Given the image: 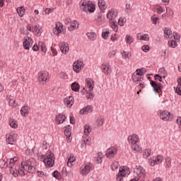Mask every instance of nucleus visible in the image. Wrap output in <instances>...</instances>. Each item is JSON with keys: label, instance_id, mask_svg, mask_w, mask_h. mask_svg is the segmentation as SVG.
I'll list each match as a JSON object with an SVG mask.
<instances>
[{"label": "nucleus", "instance_id": "nucleus-56", "mask_svg": "<svg viewBox=\"0 0 181 181\" xmlns=\"http://www.w3.org/2000/svg\"><path fill=\"white\" fill-rule=\"evenodd\" d=\"M64 134L66 138H70V136H71V132L67 129L64 130Z\"/></svg>", "mask_w": 181, "mask_h": 181}, {"label": "nucleus", "instance_id": "nucleus-23", "mask_svg": "<svg viewBox=\"0 0 181 181\" xmlns=\"http://www.w3.org/2000/svg\"><path fill=\"white\" fill-rule=\"evenodd\" d=\"M90 170H91V165H86L81 170V173L82 175H88V173H90Z\"/></svg>", "mask_w": 181, "mask_h": 181}, {"label": "nucleus", "instance_id": "nucleus-27", "mask_svg": "<svg viewBox=\"0 0 181 181\" xmlns=\"http://www.w3.org/2000/svg\"><path fill=\"white\" fill-rule=\"evenodd\" d=\"M16 11H17L18 15H19L21 18H22V16L25 15V12L26 10L25 9V7L21 6V7H18Z\"/></svg>", "mask_w": 181, "mask_h": 181}, {"label": "nucleus", "instance_id": "nucleus-28", "mask_svg": "<svg viewBox=\"0 0 181 181\" xmlns=\"http://www.w3.org/2000/svg\"><path fill=\"white\" fill-rule=\"evenodd\" d=\"M95 21L96 22V25H103V23H104V21H103V16H101V14H98Z\"/></svg>", "mask_w": 181, "mask_h": 181}, {"label": "nucleus", "instance_id": "nucleus-1", "mask_svg": "<svg viewBox=\"0 0 181 181\" xmlns=\"http://www.w3.org/2000/svg\"><path fill=\"white\" fill-rule=\"evenodd\" d=\"M117 16H118V11L111 8L108 11V13L107 14V18L109 19V22L115 32L118 30V25L115 24L117 22Z\"/></svg>", "mask_w": 181, "mask_h": 181}, {"label": "nucleus", "instance_id": "nucleus-40", "mask_svg": "<svg viewBox=\"0 0 181 181\" xmlns=\"http://www.w3.org/2000/svg\"><path fill=\"white\" fill-rule=\"evenodd\" d=\"M172 164V161L170 160V158L168 157L165 159V168H168V169H169V168H170Z\"/></svg>", "mask_w": 181, "mask_h": 181}, {"label": "nucleus", "instance_id": "nucleus-15", "mask_svg": "<svg viewBox=\"0 0 181 181\" xmlns=\"http://www.w3.org/2000/svg\"><path fill=\"white\" fill-rule=\"evenodd\" d=\"M81 67H83V62L77 61L74 63L73 69L76 73H80V70H81Z\"/></svg>", "mask_w": 181, "mask_h": 181}, {"label": "nucleus", "instance_id": "nucleus-12", "mask_svg": "<svg viewBox=\"0 0 181 181\" xmlns=\"http://www.w3.org/2000/svg\"><path fill=\"white\" fill-rule=\"evenodd\" d=\"M6 142L8 143L10 145H15L16 142V137L15 136V134H7Z\"/></svg>", "mask_w": 181, "mask_h": 181}, {"label": "nucleus", "instance_id": "nucleus-55", "mask_svg": "<svg viewBox=\"0 0 181 181\" xmlns=\"http://www.w3.org/2000/svg\"><path fill=\"white\" fill-rule=\"evenodd\" d=\"M175 93L178 94V95H181V86L180 85H177L175 88Z\"/></svg>", "mask_w": 181, "mask_h": 181}, {"label": "nucleus", "instance_id": "nucleus-64", "mask_svg": "<svg viewBox=\"0 0 181 181\" xmlns=\"http://www.w3.org/2000/svg\"><path fill=\"white\" fill-rule=\"evenodd\" d=\"M155 80H158V81H162V77L159 74H156L154 76Z\"/></svg>", "mask_w": 181, "mask_h": 181}, {"label": "nucleus", "instance_id": "nucleus-50", "mask_svg": "<svg viewBox=\"0 0 181 181\" xmlns=\"http://www.w3.org/2000/svg\"><path fill=\"white\" fill-rule=\"evenodd\" d=\"M150 49H151L148 45H143L141 47V50H143V52H144L145 53H148Z\"/></svg>", "mask_w": 181, "mask_h": 181}, {"label": "nucleus", "instance_id": "nucleus-45", "mask_svg": "<svg viewBox=\"0 0 181 181\" xmlns=\"http://www.w3.org/2000/svg\"><path fill=\"white\" fill-rule=\"evenodd\" d=\"M53 177H55V179H57L58 180H60V173L59 171L55 170L52 173Z\"/></svg>", "mask_w": 181, "mask_h": 181}, {"label": "nucleus", "instance_id": "nucleus-3", "mask_svg": "<svg viewBox=\"0 0 181 181\" xmlns=\"http://www.w3.org/2000/svg\"><path fill=\"white\" fill-rule=\"evenodd\" d=\"M134 173L137 175L136 177L132 179L130 181H138L144 177V176H146L145 175V169L142 166H136V168L134 169Z\"/></svg>", "mask_w": 181, "mask_h": 181}, {"label": "nucleus", "instance_id": "nucleus-58", "mask_svg": "<svg viewBox=\"0 0 181 181\" xmlns=\"http://www.w3.org/2000/svg\"><path fill=\"white\" fill-rule=\"evenodd\" d=\"M86 98H88V100H90L91 98H94V94L91 92L86 93Z\"/></svg>", "mask_w": 181, "mask_h": 181}, {"label": "nucleus", "instance_id": "nucleus-52", "mask_svg": "<svg viewBox=\"0 0 181 181\" xmlns=\"http://www.w3.org/2000/svg\"><path fill=\"white\" fill-rule=\"evenodd\" d=\"M47 158V155H41L40 156H39L38 159L40 160H41V162H45L46 159Z\"/></svg>", "mask_w": 181, "mask_h": 181}, {"label": "nucleus", "instance_id": "nucleus-47", "mask_svg": "<svg viewBox=\"0 0 181 181\" xmlns=\"http://www.w3.org/2000/svg\"><path fill=\"white\" fill-rule=\"evenodd\" d=\"M96 121L99 127L104 125V119H103L102 117H98Z\"/></svg>", "mask_w": 181, "mask_h": 181}, {"label": "nucleus", "instance_id": "nucleus-46", "mask_svg": "<svg viewBox=\"0 0 181 181\" xmlns=\"http://www.w3.org/2000/svg\"><path fill=\"white\" fill-rule=\"evenodd\" d=\"M131 11H132V5H131V4H127L125 6V11L129 13L131 12Z\"/></svg>", "mask_w": 181, "mask_h": 181}, {"label": "nucleus", "instance_id": "nucleus-33", "mask_svg": "<svg viewBox=\"0 0 181 181\" xmlns=\"http://www.w3.org/2000/svg\"><path fill=\"white\" fill-rule=\"evenodd\" d=\"M9 124H10V127H11V128L16 129L18 127V122H16V120H15V119L11 118L9 119Z\"/></svg>", "mask_w": 181, "mask_h": 181}, {"label": "nucleus", "instance_id": "nucleus-19", "mask_svg": "<svg viewBox=\"0 0 181 181\" xmlns=\"http://www.w3.org/2000/svg\"><path fill=\"white\" fill-rule=\"evenodd\" d=\"M76 161V157H74V155L70 154L68 156V162H67V166L69 168H71L73 166V163Z\"/></svg>", "mask_w": 181, "mask_h": 181}, {"label": "nucleus", "instance_id": "nucleus-49", "mask_svg": "<svg viewBox=\"0 0 181 181\" xmlns=\"http://www.w3.org/2000/svg\"><path fill=\"white\" fill-rule=\"evenodd\" d=\"M97 163H101L103 162V157H101V153H98V156L95 158Z\"/></svg>", "mask_w": 181, "mask_h": 181}, {"label": "nucleus", "instance_id": "nucleus-34", "mask_svg": "<svg viewBox=\"0 0 181 181\" xmlns=\"http://www.w3.org/2000/svg\"><path fill=\"white\" fill-rule=\"evenodd\" d=\"M151 153H152V150H151L150 148L145 149L143 152L144 158H145L146 159L147 158H149V156H151Z\"/></svg>", "mask_w": 181, "mask_h": 181}, {"label": "nucleus", "instance_id": "nucleus-8", "mask_svg": "<svg viewBox=\"0 0 181 181\" xmlns=\"http://www.w3.org/2000/svg\"><path fill=\"white\" fill-rule=\"evenodd\" d=\"M23 45L25 50H29V48L33 45V40L31 37H25Z\"/></svg>", "mask_w": 181, "mask_h": 181}, {"label": "nucleus", "instance_id": "nucleus-26", "mask_svg": "<svg viewBox=\"0 0 181 181\" xmlns=\"http://www.w3.org/2000/svg\"><path fill=\"white\" fill-rule=\"evenodd\" d=\"M21 114L23 115V117L28 115V114H29V107L23 106L21 110Z\"/></svg>", "mask_w": 181, "mask_h": 181}, {"label": "nucleus", "instance_id": "nucleus-11", "mask_svg": "<svg viewBox=\"0 0 181 181\" xmlns=\"http://www.w3.org/2000/svg\"><path fill=\"white\" fill-rule=\"evenodd\" d=\"M100 67L104 74H106L107 76H110L111 74L112 71L111 69H110V65H108L107 64H103Z\"/></svg>", "mask_w": 181, "mask_h": 181}, {"label": "nucleus", "instance_id": "nucleus-48", "mask_svg": "<svg viewBox=\"0 0 181 181\" xmlns=\"http://www.w3.org/2000/svg\"><path fill=\"white\" fill-rule=\"evenodd\" d=\"M140 40H145L146 42H148L149 40V35L144 34V35H141L140 37Z\"/></svg>", "mask_w": 181, "mask_h": 181}, {"label": "nucleus", "instance_id": "nucleus-57", "mask_svg": "<svg viewBox=\"0 0 181 181\" xmlns=\"http://www.w3.org/2000/svg\"><path fill=\"white\" fill-rule=\"evenodd\" d=\"M122 56H123V57H124V59H129V57L131 56V54H129V52L123 51Z\"/></svg>", "mask_w": 181, "mask_h": 181}, {"label": "nucleus", "instance_id": "nucleus-60", "mask_svg": "<svg viewBox=\"0 0 181 181\" xmlns=\"http://www.w3.org/2000/svg\"><path fill=\"white\" fill-rule=\"evenodd\" d=\"M163 12H165V10H163V8H162V6H158L157 8V13H158L159 15H160V13H163Z\"/></svg>", "mask_w": 181, "mask_h": 181}, {"label": "nucleus", "instance_id": "nucleus-36", "mask_svg": "<svg viewBox=\"0 0 181 181\" xmlns=\"http://www.w3.org/2000/svg\"><path fill=\"white\" fill-rule=\"evenodd\" d=\"M95 11V6L91 2L89 3V6L88 7L87 12H90V13H93Z\"/></svg>", "mask_w": 181, "mask_h": 181}, {"label": "nucleus", "instance_id": "nucleus-39", "mask_svg": "<svg viewBox=\"0 0 181 181\" xmlns=\"http://www.w3.org/2000/svg\"><path fill=\"white\" fill-rule=\"evenodd\" d=\"M132 42H134V39L132 38V37H131V35H126V43H127L128 45H131V43H132Z\"/></svg>", "mask_w": 181, "mask_h": 181}, {"label": "nucleus", "instance_id": "nucleus-10", "mask_svg": "<svg viewBox=\"0 0 181 181\" xmlns=\"http://www.w3.org/2000/svg\"><path fill=\"white\" fill-rule=\"evenodd\" d=\"M63 30V24L62 23H56L55 28L53 29L54 35H60Z\"/></svg>", "mask_w": 181, "mask_h": 181}, {"label": "nucleus", "instance_id": "nucleus-6", "mask_svg": "<svg viewBox=\"0 0 181 181\" xmlns=\"http://www.w3.org/2000/svg\"><path fill=\"white\" fill-rule=\"evenodd\" d=\"M45 166H49V168H53L54 165V154L52 152L47 153V157L44 163Z\"/></svg>", "mask_w": 181, "mask_h": 181}, {"label": "nucleus", "instance_id": "nucleus-5", "mask_svg": "<svg viewBox=\"0 0 181 181\" xmlns=\"http://www.w3.org/2000/svg\"><path fill=\"white\" fill-rule=\"evenodd\" d=\"M159 114L160 118H161L163 121H172L173 118V115L168 110H159Z\"/></svg>", "mask_w": 181, "mask_h": 181}, {"label": "nucleus", "instance_id": "nucleus-59", "mask_svg": "<svg viewBox=\"0 0 181 181\" xmlns=\"http://www.w3.org/2000/svg\"><path fill=\"white\" fill-rule=\"evenodd\" d=\"M5 165H6V161H5L4 159L0 160V168H5Z\"/></svg>", "mask_w": 181, "mask_h": 181}, {"label": "nucleus", "instance_id": "nucleus-31", "mask_svg": "<svg viewBox=\"0 0 181 181\" xmlns=\"http://www.w3.org/2000/svg\"><path fill=\"white\" fill-rule=\"evenodd\" d=\"M86 36L90 39V40H95L97 39V34L95 33H88Z\"/></svg>", "mask_w": 181, "mask_h": 181}, {"label": "nucleus", "instance_id": "nucleus-7", "mask_svg": "<svg viewBox=\"0 0 181 181\" xmlns=\"http://www.w3.org/2000/svg\"><path fill=\"white\" fill-rule=\"evenodd\" d=\"M150 84L153 88L154 93H156V94H159V91H162V89L163 88V86H162V83L159 82L157 83L154 81H151Z\"/></svg>", "mask_w": 181, "mask_h": 181}, {"label": "nucleus", "instance_id": "nucleus-30", "mask_svg": "<svg viewBox=\"0 0 181 181\" xmlns=\"http://www.w3.org/2000/svg\"><path fill=\"white\" fill-rule=\"evenodd\" d=\"M132 149L134 153H138L139 151H141V148L139 146H138V144H136V143L132 144Z\"/></svg>", "mask_w": 181, "mask_h": 181}, {"label": "nucleus", "instance_id": "nucleus-13", "mask_svg": "<svg viewBox=\"0 0 181 181\" xmlns=\"http://www.w3.org/2000/svg\"><path fill=\"white\" fill-rule=\"evenodd\" d=\"M64 121H66V115H64L59 114V115H57L55 117V122L58 125L59 124H63L64 122Z\"/></svg>", "mask_w": 181, "mask_h": 181}, {"label": "nucleus", "instance_id": "nucleus-22", "mask_svg": "<svg viewBox=\"0 0 181 181\" xmlns=\"http://www.w3.org/2000/svg\"><path fill=\"white\" fill-rule=\"evenodd\" d=\"M87 87L89 88L90 91H93L94 88V81L91 78H86V80Z\"/></svg>", "mask_w": 181, "mask_h": 181}, {"label": "nucleus", "instance_id": "nucleus-44", "mask_svg": "<svg viewBox=\"0 0 181 181\" xmlns=\"http://www.w3.org/2000/svg\"><path fill=\"white\" fill-rule=\"evenodd\" d=\"M177 41L176 40H171L170 42H168V46H170V47H176V46H177Z\"/></svg>", "mask_w": 181, "mask_h": 181}, {"label": "nucleus", "instance_id": "nucleus-51", "mask_svg": "<svg viewBox=\"0 0 181 181\" xmlns=\"http://www.w3.org/2000/svg\"><path fill=\"white\" fill-rule=\"evenodd\" d=\"M173 36H174V40L176 42H178V40H180V35H179V34H177V33H176V32L173 33Z\"/></svg>", "mask_w": 181, "mask_h": 181}, {"label": "nucleus", "instance_id": "nucleus-20", "mask_svg": "<svg viewBox=\"0 0 181 181\" xmlns=\"http://www.w3.org/2000/svg\"><path fill=\"white\" fill-rule=\"evenodd\" d=\"M98 5L101 12H103V13L105 12V9H107V6H105V1L98 0Z\"/></svg>", "mask_w": 181, "mask_h": 181}, {"label": "nucleus", "instance_id": "nucleus-38", "mask_svg": "<svg viewBox=\"0 0 181 181\" xmlns=\"http://www.w3.org/2000/svg\"><path fill=\"white\" fill-rule=\"evenodd\" d=\"M163 160V156H158L155 160L154 162H156V165H159V163H161V162Z\"/></svg>", "mask_w": 181, "mask_h": 181}, {"label": "nucleus", "instance_id": "nucleus-16", "mask_svg": "<svg viewBox=\"0 0 181 181\" xmlns=\"http://www.w3.org/2000/svg\"><path fill=\"white\" fill-rule=\"evenodd\" d=\"M81 5V10L83 11L84 12H87L88 9V6L90 5V1L87 2L85 0H81L80 2Z\"/></svg>", "mask_w": 181, "mask_h": 181}, {"label": "nucleus", "instance_id": "nucleus-4", "mask_svg": "<svg viewBox=\"0 0 181 181\" xmlns=\"http://www.w3.org/2000/svg\"><path fill=\"white\" fill-rule=\"evenodd\" d=\"M47 80H49V72L42 71L38 73V81L40 84L44 86Z\"/></svg>", "mask_w": 181, "mask_h": 181}, {"label": "nucleus", "instance_id": "nucleus-63", "mask_svg": "<svg viewBox=\"0 0 181 181\" xmlns=\"http://www.w3.org/2000/svg\"><path fill=\"white\" fill-rule=\"evenodd\" d=\"M64 23L65 25H69L70 23H71V18H66L64 21Z\"/></svg>", "mask_w": 181, "mask_h": 181}, {"label": "nucleus", "instance_id": "nucleus-35", "mask_svg": "<svg viewBox=\"0 0 181 181\" xmlns=\"http://www.w3.org/2000/svg\"><path fill=\"white\" fill-rule=\"evenodd\" d=\"M76 21H74L72 23H71V25L70 27L68 28V30H69V32H73V30H74V29H78V27H76Z\"/></svg>", "mask_w": 181, "mask_h": 181}, {"label": "nucleus", "instance_id": "nucleus-18", "mask_svg": "<svg viewBox=\"0 0 181 181\" xmlns=\"http://www.w3.org/2000/svg\"><path fill=\"white\" fill-rule=\"evenodd\" d=\"M116 153H117V148L114 147L109 148L107 150V156L108 158H112V156H114V155H116Z\"/></svg>", "mask_w": 181, "mask_h": 181}, {"label": "nucleus", "instance_id": "nucleus-41", "mask_svg": "<svg viewBox=\"0 0 181 181\" xmlns=\"http://www.w3.org/2000/svg\"><path fill=\"white\" fill-rule=\"evenodd\" d=\"M123 173H124V171H122V170L119 171V173H118L117 177V181L122 180V177L125 176V175H124Z\"/></svg>", "mask_w": 181, "mask_h": 181}, {"label": "nucleus", "instance_id": "nucleus-29", "mask_svg": "<svg viewBox=\"0 0 181 181\" xmlns=\"http://www.w3.org/2000/svg\"><path fill=\"white\" fill-rule=\"evenodd\" d=\"M139 141V136L136 134H133L130 138V142L132 144H136Z\"/></svg>", "mask_w": 181, "mask_h": 181}, {"label": "nucleus", "instance_id": "nucleus-17", "mask_svg": "<svg viewBox=\"0 0 181 181\" xmlns=\"http://www.w3.org/2000/svg\"><path fill=\"white\" fill-rule=\"evenodd\" d=\"M90 112H93V107L90 105H87L86 107L80 110V114L81 115H84Z\"/></svg>", "mask_w": 181, "mask_h": 181}, {"label": "nucleus", "instance_id": "nucleus-32", "mask_svg": "<svg viewBox=\"0 0 181 181\" xmlns=\"http://www.w3.org/2000/svg\"><path fill=\"white\" fill-rule=\"evenodd\" d=\"M166 13H167L168 18H173V15H175L173 10H172V8H170V7L166 8Z\"/></svg>", "mask_w": 181, "mask_h": 181}, {"label": "nucleus", "instance_id": "nucleus-24", "mask_svg": "<svg viewBox=\"0 0 181 181\" xmlns=\"http://www.w3.org/2000/svg\"><path fill=\"white\" fill-rule=\"evenodd\" d=\"M164 37H166V39H169V37H172V30H170L169 28H164Z\"/></svg>", "mask_w": 181, "mask_h": 181}, {"label": "nucleus", "instance_id": "nucleus-2", "mask_svg": "<svg viewBox=\"0 0 181 181\" xmlns=\"http://www.w3.org/2000/svg\"><path fill=\"white\" fill-rule=\"evenodd\" d=\"M21 168L24 170H26L28 173H35L36 172V168L35 165H32V161H30V159L25 162H22Z\"/></svg>", "mask_w": 181, "mask_h": 181}, {"label": "nucleus", "instance_id": "nucleus-25", "mask_svg": "<svg viewBox=\"0 0 181 181\" xmlns=\"http://www.w3.org/2000/svg\"><path fill=\"white\" fill-rule=\"evenodd\" d=\"M71 87L72 91H75V93H78V91H80V85L77 83V82H74L71 84Z\"/></svg>", "mask_w": 181, "mask_h": 181}, {"label": "nucleus", "instance_id": "nucleus-61", "mask_svg": "<svg viewBox=\"0 0 181 181\" xmlns=\"http://www.w3.org/2000/svg\"><path fill=\"white\" fill-rule=\"evenodd\" d=\"M124 19L122 18L118 19V24L119 25V26H124Z\"/></svg>", "mask_w": 181, "mask_h": 181}, {"label": "nucleus", "instance_id": "nucleus-14", "mask_svg": "<svg viewBox=\"0 0 181 181\" xmlns=\"http://www.w3.org/2000/svg\"><path fill=\"white\" fill-rule=\"evenodd\" d=\"M59 48L61 52L62 53H64V54H66V53H67V52L70 50V47H69V44L66 42H61L59 45Z\"/></svg>", "mask_w": 181, "mask_h": 181}, {"label": "nucleus", "instance_id": "nucleus-53", "mask_svg": "<svg viewBox=\"0 0 181 181\" xmlns=\"http://www.w3.org/2000/svg\"><path fill=\"white\" fill-rule=\"evenodd\" d=\"M109 35H110V31L103 32L102 33V37H103V39L107 40V39H108Z\"/></svg>", "mask_w": 181, "mask_h": 181}, {"label": "nucleus", "instance_id": "nucleus-21", "mask_svg": "<svg viewBox=\"0 0 181 181\" xmlns=\"http://www.w3.org/2000/svg\"><path fill=\"white\" fill-rule=\"evenodd\" d=\"M132 78L134 83H137V84L138 83H141V81H144V78L139 76V75L136 74V73L132 75Z\"/></svg>", "mask_w": 181, "mask_h": 181}, {"label": "nucleus", "instance_id": "nucleus-54", "mask_svg": "<svg viewBox=\"0 0 181 181\" xmlns=\"http://www.w3.org/2000/svg\"><path fill=\"white\" fill-rule=\"evenodd\" d=\"M151 21L153 23V25H156L158 21H159V18L156 17V16L153 15L151 16Z\"/></svg>", "mask_w": 181, "mask_h": 181}, {"label": "nucleus", "instance_id": "nucleus-37", "mask_svg": "<svg viewBox=\"0 0 181 181\" xmlns=\"http://www.w3.org/2000/svg\"><path fill=\"white\" fill-rule=\"evenodd\" d=\"M39 46L41 49V52H43L44 53H46V52H47V48H46V45L43 42H40Z\"/></svg>", "mask_w": 181, "mask_h": 181}, {"label": "nucleus", "instance_id": "nucleus-42", "mask_svg": "<svg viewBox=\"0 0 181 181\" xmlns=\"http://www.w3.org/2000/svg\"><path fill=\"white\" fill-rule=\"evenodd\" d=\"M84 132L86 135H88L91 132V127L90 125H85Z\"/></svg>", "mask_w": 181, "mask_h": 181}, {"label": "nucleus", "instance_id": "nucleus-62", "mask_svg": "<svg viewBox=\"0 0 181 181\" xmlns=\"http://www.w3.org/2000/svg\"><path fill=\"white\" fill-rule=\"evenodd\" d=\"M117 54V52L115 50H112L108 54L109 57H114Z\"/></svg>", "mask_w": 181, "mask_h": 181}, {"label": "nucleus", "instance_id": "nucleus-9", "mask_svg": "<svg viewBox=\"0 0 181 181\" xmlns=\"http://www.w3.org/2000/svg\"><path fill=\"white\" fill-rule=\"evenodd\" d=\"M64 103L68 108H71L74 104V98L73 96H68L64 98Z\"/></svg>", "mask_w": 181, "mask_h": 181}, {"label": "nucleus", "instance_id": "nucleus-43", "mask_svg": "<svg viewBox=\"0 0 181 181\" xmlns=\"http://www.w3.org/2000/svg\"><path fill=\"white\" fill-rule=\"evenodd\" d=\"M118 166H119V164L118 163V162H113L112 164L111 165V169L112 170H117V168H118Z\"/></svg>", "mask_w": 181, "mask_h": 181}]
</instances>
